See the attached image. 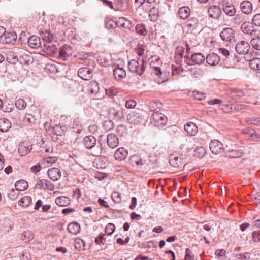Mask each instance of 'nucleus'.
Listing matches in <instances>:
<instances>
[{"mask_svg": "<svg viewBox=\"0 0 260 260\" xmlns=\"http://www.w3.org/2000/svg\"><path fill=\"white\" fill-rule=\"evenodd\" d=\"M250 44L244 41H239L236 46V51L239 54L246 55L249 54Z\"/></svg>", "mask_w": 260, "mask_h": 260, "instance_id": "4", "label": "nucleus"}, {"mask_svg": "<svg viewBox=\"0 0 260 260\" xmlns=\"http://www.w3.org/2000/svg\"><path fill=\"white\" fill-rule=\"evenodd\" d=\"M222 6L224 13L229 16H233L235 14V7L227 0H222L220 2Z\"/></svg>", "mask_w": 260, "mask_h": 260, "instance_id": "8", "label": "nucleus"}, {"mask_svg": "<svg viewBox=\"0 0 260 260\" xmlns=\"http://www.w3.org/2000/svg\"><path fill=\"white\" fill-rule=\"evenodd\" d=\"M28 34L27 32L22 31L19 35V40L22 42H27L28 39Z\"/></svg>", "mask_w": 260, "mask_h": 260, "instance_id": "56", "label": "nucleus"}, {"mask_svg": "<svg viewBox=\"0 0 260 260\" xmlns=\"http://www.w3.org/2000/svg\"><path fill=\"white\" fill-rule=\"evenodd\" d=\"M242 133L245 138L252 141H259L260 140V135L255 133L253 129L246 128L243 130Z\"/></svg>", "mask_w": 260, "mask_h": 260, "instance_id": "7", "label": "nucleus"}, {"mask_svg": "<svg viewBox=\"0 0 260 260\" xmlns=\"http://www.w3.org/2000/svg\"><path fill=\"white\" fill-rule=\"evenodd\" d=\"M99 84L96 82H90L89 85V90L91 93L96 94L99 91Z\"/></svg>", "mask_w": 260, "mask_h": 260, "instance_id": "41", "label": "nucleus"}, {"mask_svg": "<svg viewBox=\"0 0 260 260\" xmlns=\"http://www.w3.org/2000/svg\"><path fill=\"white\" fill-rule=\"evenodd\" d=\"M231 94H234L237 98H241L244 96L245 93L243 90L237 88L232 89L230 90Z\"/></svg>", "mask_w": 260, "mask_h": 260, "instance_id": "47", "label": "nucleus"}, {"mask_svg": "<svg viewBox=\"0 0 260 260\" xmlns=\"http://www.w3.org/2000/svg\"><path fill=\"white\" fill-rule=\"evenodd\" d=\"M170 164L174 167H178L181 164V158L175 154H172L169 159Z\"/></svg>", "mask_w": 260, "mask_h": 260, "instance_id": "32", "label": "nucleus"}, {"mask_svg": "<svg viewBox=\"0 0 260 260\" xmlns=\"http://www.w3.org/2000/svg\"><path fill=\"white\" fill-rule=\"evenodd\" d=\"M185 48L183 46H178L177 47L176 50V54H178L180 55L181 57L183 56V55L184 53Z\"/></svg>", "mask_w": 260, "mask_h": 260, "instance_id": "63", "label": "nucleus"}, {"mask_svg": "<svg viewBox=\"0 0 260 260\" xmlns=\"http://www.w3.org/2000/svg\"><path fill=\"white\" fill-rule=\"evenodd\" d=\"M220 60V57L214 53L209 54L206 57V61L210 66H217L219 64Z\"/></svg>", "mask_w": 260, "mask_h": 260, "instance_id": "17", "label": "nucleus"}, {"mask_svg": "<svg viewBox=\"0 0 260 260\" xmlns=\"http://www.w3.org/2000/svg\"><path fill=\"white\" fill-rule=\"evenodd\" d=\"M70 200L66 196H60L56 198L55 203L59 206H67L69 205Z\"/></svg>", "mask_w": 260, "mask_h": 260, "instance_id": "27", "label": "nucleus"}, {"mask_svg": "<svg viewBox=\"0 0 260 260\" xmlns=\"http://www.w3.org/2000/svg\"><path fill=\"white\" fill-rule=\"evenodd\" d=\"M136 105V102L133 100H129L126 102L125 103V107L127 108H133Z\"/></svg>", "mask_w": 260, "mask_h": 260, "instance_id": "61", "label": "nucleus"}, {"mask_svg": "<svg viewBox=\"0 0 260 260\" xmlns=\"http://www.w3.org/2000/svg\"><path fill=\"white\" fill-rule=\"evenodd\" d=\"M245 121L249 124L260 126V118L248 117L246 118Z\"/></svg>", "mask_w": 260, "mask_h": 260, "instance_id": "49", "label": "nucleus"}, {"mask_svg": "<svg viewBox=\"0 0 260 260\" xmlns=\"http://www.w3.org/2000/svg\"><path fill=\"white\" fill-rule=\"evenodd\" d=\"M19 58L20 62L23 64L31 63L34 60L31 53L27 51H21L19 53Z\"/></svg>", "mask_w": 260, "mask_h": 260, "instance_id": "10", "label": "nucleus"}, {"mask_svg": "<svg viewBox=\"0 0 260 260\" xmlns=\"http://www.w3.org/2000/svg\"><path fill=\"white\" fill-rule=\"evenodd\" d=\"M38 189L49 190H53L54 189V185L49 180L46 179H42L40 180L36 184Z\"/></svg>", "mask_w": 260, "mask_h": 260, "instance_id": "11", "label": "nucleus"}, {"mask_svg": "<svg viewBox=\"0 0 260 260\" xmlns=\"http://www.w3.org/2000/svg\"><path fill=\"white\" fill-rule=\"evenodd\" d=\"M153 72L155 75L158 76V82L159 83L166 82L168 80L167 75L168 74L166 72H162L159 67H153Z\"/></svg>", "mask_w": 260, "mask_h": 260, "instance_id": "14", "label": "nucleus"}, {"mask_svg": "<svg viewBox=\"0 0 260 260\" xmlns=\"http://www.w3.org/2000/svg\"><path fill=\"white\" fill-rule=\"evenodd\" d=\"M112 199L115 203H119L121 201V195L118 192H114L112 194Z\"/></svg>", "mask_w": 260, "mask_h": 260, "instance_id": "52", "label": "nucleus"}, {"mask_svg": "<svg viewBox=\"0 0 260 260\" xmlns=\"http://www.w3.org/2000/svg\"><path fill=\"white\" fill-rule=\"evenodd\" d=\"M135 29L137 33L142 36H145L147 35V30L146 29V26L143 24H137Z\"/></svg>", "mask_w": 260, "mask_h": 260, "instance_id": "37", "label": "nucleus"}, {"mask_svg": "<svg viewBox=\"0 0 260 260\" xmlns=\"http://www.w3.org/2000/svg\"><path fill=\"white\" fill-rule=\"evenodd\" d=\"M78 75L81 79L88 80L91 78L92 72L89 68H82L78 70Z\"/></svg>", "mask_w": 260, "mask_h": 260, "instance_id": "12", "label": "nucleus"}, {"mask_svg": "<svg viewBox=\"0 0 260 260\" xmlns=\"http://www.w3.org/2000/svg\"><path fill=\"white\" fill-rule=\"evenodd\" d=\"M199 23V20L197 18L192 17L187 21V25L188 27H196Z\"/></svg>", "mask_w": 260, "mask_h": 260, "instance_id": "50", "label": "nucleus"}, {"mask_svg": "<svg viewBox=\"0 0 260 260\" xmlns=\"http://www.w3.org/2000/svg\"><path fill=\"white\" fill-rule=\"evenodd\" d=\"M31 202V198L29 196L22 197L18 202L19 205L23 207H28Z\"/></svg>", "mask_w": 260, "mask_h": 260, "instance_id": "35", "label": "nucleus"}, {"mask_svg": "<svg viewBox=\"0 0 260 260\" xmlns=\"http://www.w3.org/2000/svg\"><path fill=\"white\" fill-rule=\"evenodd\" d=\"M117 5L119 9H126L128 7V0H118Z\"/></svg>", "mask_w": 260, "mask_h": 260, "instance_id": "54", "label": "nucleus"}, {"mask_svg": "<svg viewBox=\"0 0 260 260\" xmlns=\"http://www.w3.org/2000/svg\"><path fill=\"white\" fill-rule=\"evenodd\" d=\"M128 70L132 73H135L139 75H142L145 70V67L143 64L141 66L138 61L135 59H132L128 62Z\"/></svg>", "mask_w": 260, "mask_h": 260, "instance_id": "3", "label": "nucleus"}, {"mask_svg": "<svg viewBox=\"0 0 260 260\" xmlns=\"http://www.w3.org/2000/svg\"><path fill=\"white\" fill-rule=\"evenodd\" d=\"M243 154V151L241 149L231 150L229 151V156L231 158H238L241 157Z\"/></svg>", "mask_w": 260, "mask_h": 260, "instance_id": "40", "label": "nucleus"}, {"mask_svg": "<svg viewBox=\"0 0 260 260\" xmlns=\"http://www.w3.org/2000/svg\"><path fill=\"white\" fill-rule=\"evenodd\" d=\"M252 21L254 25L260 26V14H256L254 15Z\"/></svg>", "mask_w": 260, "mask_h": 260, "instance_id": "57", "label": "nucleus"}, {"mask_svg": "<svg viewBox=\"0 0 260 260\" xmlns=\"http://www.w3.org/2000/svg\"><path fill=\"white\" fill-rule=\"evenodd\" d=\"M205 58L204 56L200 53H194L191 55L192 61L197 64L203 63Z\"/></svg>", "mask_w": 260, "mask_h": 260, "instance_id": "30", "label": "nucleus"}, {"mask_svg": "<svg viewBox=\"0 0 260 260\" xmlns=\"http://www.w3.org/2000/svg\"><path fill=\"white\" fill-rule=\"evenodd\" d=\"M250 44L252 47L258 51H260V35H256L252 38Z\"/></svg>", "mask_w": 260, "mask_h": 260, "instance_id": "34", "label": "nucleus"}, {"mask_svg": "<svg viewBox=\"0 0 260 260\" xmlns=\"http://www.w3.org/2000/svg\"><path fill=\"white\" fill-rule=\"evenodd\" d=\"M209 147L212 153L215 154L220 153L223 149L222 144L218 140L211 141Z\"/></svg>", "mask_w": 260, "mask_h": 260, "instance_id": "9", "label": "nucleus"}, {"mask_svg": "<svg viewBox=\"0 0 260 260\" xmlns=\"http://www.w3.org/2000/svg\"><path fill=\"white\" fill-rule=\"evenodd\" d=\"M84 245L85 242L83 240L79 238H77L75 240L74 246L77 250H81L83 249Z\"/></svg>", "mask_w": 260, "mask_h": 260, "instance_id": "43", "label": "nucleus"}, {"mask_svg": "<svg viewBox=\"0 0 260 260\" xmlns=\"http://www.w3.org/2000/svg\"><path fill=\"white\" fill-rule=\"evenodd\" d=\"M127 120L129 123L134 125H138L142 122V117L139 113L136 112H132L127 116Z\"/></svg>", "mask_w": 260, "mask_h": 260, "instance_id": "13", "label": "nucleus"}, {"mask_svg": "<svg viewBox=\"0 0 260 260\" xmlns=\"http://www.w3.org/2000/svg\"><path fill=\"white\" fill-rule=\"evenodd\" d=\"M234 30L231 28H226L220 33L221 39L224 41H230L234 38Z\"/></svg>", "mask_w": 260, "mask_h": 260, "instance_id": "16", "label": "nucleus"}, {"mask_svg": "<svg viewBox=\"0 0 260 260\" xmlns=\"http://www.w3.org/2000/svg\"><path fill=\"white\" fill-rule=\"evenodd\" d=\"M256 53L254 50H252L249 54H248L245 57V59L249 61V66L252 70H260V58L257 57H254L256 56Z\"/></svg>", "mask_w": 260, "mask_h": 260, "instance_id": "1", "label": "nucleus"}, {"mask_svg": "<svg viewBox=\"0 0 260 260\" xmlns=\"http://www.w3.org/2000/svg\"><path fill=\"white\" fill-rule=\"evenodd\" d=\"M194 152L196 153V155L200 158H202L206 153L205 148L202 146L197 147Z\"/></svg>", "mask_w": 260, "mask_h": 260, "instance_id": "45", "label": "nucleus"}, {"mask_svg": "<svg viewBox=\"0 0 260 260\" xmlns=\"http://www.w3.org/2000/svg\"><path fill=\"white\" fill-rule=\"evenodd\" d=\"M19 191L16 189H11L8 191L7 196L9 199L14 201L17 199Z\"/></svg>", "mask_w": 260, "mask_h": 260, "instance_id": "38", "label": "nucleus"}, {"mask_svg": "<svg viewBox=\"0 0 260 260\" xmlns=\"http://www.w3.org/2000/svg\"><path fill=\"white\" fill-rule=\"evenodd\" d=\"M241 31L247 35H249L252 38L256 35H260V30L255 29L252 26V24L249 22H244L241 26Z\"/></svg>", "mask_w": 260, "mask_h": 260, "instance_id": "2", "label": "nucleus"}, {"mask_svg": "<svg viewBox=\"0 0 260 260\" xmlns=\"http://www.w3.org/2000/svg\"><path fill=\"white\" fill-rule=\"evenodd\" d=\"M240 8L243 13L249 14L252 12V4L248 1H244L241 3Z\"/></svg>", "mask_w": 260, "mask_h": 260, "instance_id": "25", "label": "nucleus"}, {"mask_svg": "<svg viewBox=\"0 0 260 260\" xmlns=\"http://www.w3.org/2000/svg\"><path fill=\"white\" fill-rule=\"evenodd\" d=\"M34 238L32 235L30 231H25L23 232L21 236V239L24 242H27Z\"/></svg>", "mask_w": 260, "mask_h": 260, "instance_id": "46", "label": "nucleus"}, {"mask_svg": "<svg viewBox=\"0 0 260 260\" xmlns=\"http://www.w3.org/2000/svg\"><path fill=\"white\" fill-rule=\"evenodd\" d=\"M15 106L19 110H23L26 106V103L22 99H19L15 102Z\"/></svg>", "mask_w": 260, "mask_h": 260, "instance_id": "48", "label": "nucleus"}, {"mask_svg": "<svg viewBox=\"0 0 260 260\" xmlns=\"http://www.w3.org/2000/svg\"><path fill=\"white\" fill-rule=\"evenodd\" d=\"M17 35L14 32H6L0 39V42L5 44H14L16 42Z\"/></svg>", "mask_w": 260, "mask_h": 260, "instance_id": "6", "label": "nucleus"}, {"mask_svg": "<svg viewBox=\"0 0 260 260\" xmlns=\"http://www.w3.org/2000/svg\"><path fill=\"white\" fill-rule=\"evenodd\" d=\"M184 130L188 135L193 136L198 132V127L193 122H190L184 125Z\"/></svg>", "mask_w": 260, "mask_h": 260, "instance_id": "20", "label": "nucleus"}, {"mask_svg": "<svg viewBox=\"0 0 260 260\" xmlns=\"http://www.w3.org/2000/svg\"><path fill=\"white\" fill-rule=\"evenodd\" d=\"M28 45L32 48H38L41 45V38L37 36H32L27 40Z\"/></svg>", "mask_w": 260, "mask_h": 260, "instance_id": "18", "label": "nucleus"}, {"mask_svg": "<svg viewBox=\"0 0 260 260\" xmlns=\"http://www.w3.org/2000/svg\"><path fill=\"white\" fill-rule=\"evenodd\" d=\"M105 236L103 234H101L99 237L95 239V243L100 245H103L104 244V242L105 241V239L104 238V236Z\"/></svg>", "mask_w": 260, "mask_h": 260, "instance_id": "59", "label": "nucleus"}, {"mask_svg": "<svg viewBox=\"0 0 260 260\" xmlns=\"http://www.w3.org/2000/svg\"><path fill=\"white\" fill-rule=\"evenodd\" d=\"M35 118L31 114H26L23 119V123L25 125H28L34 123L35 121Z\"/></svg>", "mask_w": 260, "mask_h": 260, "instance_id": "36", "label": "nucleus"}, {"mask_svg": "<svg viewBox=\"0 0 260 260\" xmlns=\"http://www.w3.org/2000/svg\"><path fill=\"white\" fill-rule=\"evenodd\" d=\"M252 237L253 242H260V232H253Z\"/></svg>", "mask_w": 260, "mask_h": 260, "instance_id": "58", "label": "nucleus"}, {"mask_svg": "<svg viewBox=\"0 0 260 260\" xmlns=\"http://www.w3.org/2000/svg\"><path fill=\"white\" fill-rule=\"evenodd\" d=\"M67 229L70 233L76 235L80 232V225L77 222H72L68 225Z\"/></svg>", "mask_w": 260, "mask_h": 260, "instance_id": "28", "label": "nucleus"}, {"mask_svg": "<svg viewBox=\"0 0 260 260\" xmlns=\"http://www.w3.org/2000/svg\"><path fill=\"white\" fill-rule=\"evenodd\" d=\"M11 126L10 121L5 118L0 119V131L2 132H7Z\"/></svg>", "mask_w": 260, "mask_h": 260, "instance_id": "26", "label": "nucleus"}, {"mask_svg": "<svg viewBox=\"0 0 260 260\" xmlns=\"http://www.w3.org/2000/svg\"><path fill=\"white\" fill-rule=\"evenodd\" d=\"M107 160L105 157H99L96 159L97 168L104 169L106 167Z\"/></svg>", "mask_w": 260, "mask_h": 260, "instance_id": "42", "label": "nucleus"}, {"mask_svg": "<svg viewBox=\"0 0 260 260\" xmlns=\"http://www.w3.org/2000/svg\"><path fill=\"white\" fill-rule=\"evenodd\" d=\"M48 175L51 180L55 181L61 177V172L58 168H52L48 170Z\"/></svg>", "mask_w": 260, "mask_h": 260, "instance_id": "19", "label": "nucleus"}, {"mask_svg": "<svg viewBox=\"0 0 260 260\" xmlns=\"http://www.w3.org/2000/svg\"><path fill=\"white\" fill-rule=\"evenodd\" d=\"M59 54L60 57L62 60H65L71 54L69 49L67 48H62L59 49Z\"/></svg>", "mask_w": 260, "mask_h": 260, "instance_id": "39", "label": "nucleus"}, {"mask_svg": "<svg viewBox=\"0 0 260 260\" xmlns=\"http://www.w3.org/2000/svg\"><path fill=\"white\" fill-rule=\"evenodd\" d=\"M192 96L198 100H203L205 99L206 96L205 93L199 92L198 91H193L192 93Z\"/></svg>", "mask_w": 260, "mask_h": 260, "instance_id": "51", "label": "nucleus"}, {"mask_svg": "<svg viewBox=\"0 0 260 260\" xmlns=\"http://www.w3.org/2000/svg\"><path fill=\"white\" fill-rule=\"evenodd\" d=\"M181 71V68L178 67H176L175 66H172V75L175 76L176 75L180 72Z\"/></svg>", "mask_w": 260, "mask_h": 260, "instance_id": "62", "label": "nucleus"}, {"mask_svg": "<svg viewBox=\"0 0 260 260\" xmlns=\"http://www.w3.org/2000/svg\"><path fill=\"white\" fill-rule=\"evenodd\" d=\"M221 108L226 113L230 112L233 111V107L228 104H221Z\"/></svg>", "mask_w": 260, "mask_h": 260, "instance_id": "60", "label": "nucleus"}, {"mask_svg": "<svg viewBox=\"0 0 260 260\" xmlns=\"http://www.w3.org/2000/svg\"><path fill=\"white\" fill-rule=\"evenodd\" d=\"M15 186L16 189L19 191H22L28 188V184L25 180H20L15 183Z\"/></svg>", "mask_w": 260, "mask_h": 260, "instance_id": "33", "label": "nucleus"}, {"mask_svg": "<svg viewBox=\"0 0 260 260\" xmlns=\"http://www.w3.org/2000/svg\"><path fill=\"white\" fill-rule=\"evenodd\" d=\"M108 145L111 148H116L119 144V139L117 136L113 133L109 134L107 137Z\"/></svg>", "mask_w": 260, "mask_h": 260, "instance_id": "15", "label": "nucleus"}, {"mask_svg": "<svg viewBox=\"0 0 260 260\" xmlns=\"http://www.w3.org/2000/svg\"><path fill=\"white\" fill-rule=\"evenodd\" d=\"M115 230V226L112 223L108 224L105 228V233L108 235H111Z\"/></svg>", "mask_w": 260, "mask_h": 260, "instance_id": "53", "label": "nucleus"}, {"mask_svg": "<svg viewBox=\"0 0 260 260\" xmlns=\"http://www.w3.org/2000/svg\"><path fill=\"white\" fill-rule=\"evenodd\" d=\"M29 151V148H27L23 143L20 145L18 149V153L21 156L26 155Z\"/></svg>", "mask_w": 260, "mask_h": 260, "instance_id": "44", "label": "nucleus"}, {"mask_svg": "<svg viewBox=\"0 0 260 260\" xmlns=\"http://www.w3.org/2000/svg\"><path fill=\"white\" fill-rule=\"evenodd\" d=\"M208 13L210 17L217 19L221 14V10L220 8L215 5L210 6L208 9Z\"/></svg>", "mask_w": 260, "mask_h": 260, "instance_id": "21", "label": "nucleus"}, {"mask_svg": "<svg viewBox=\"0 0 260 260\" xmlns=\"http://www.w3.org/2000/svg\"><path fill=\"white\" fill-rule=\"evenodd\" d=\"M190 10L188 7H182L179 9L178 15L180 18L186 19L190 15Z\"/></svg>", "mask_w": 260, "mask_h": 260, "instance_id": "31", "label": "nucleus"}, {"mask_svg": "<svg viewBox=\"0 0 260 260\" xmlns=\"http://www.w3.org/2000/svg\"><path fill=\"white\" fill-rule=\"evenodd\" d=\"M113 75L115 79L119 80L125 78L126 76L125 70L123 68L119 67L113 70Z\"/></svg>", "mask_w": 260, "mask_h": 260, "instance_id": "24", "label": "nucleus"}, {"mask_svg": "<svg viewBox=\"0 0 260 260\" xmlns=\"http://www.w3.org/2000/svg\"><path fill=\"white\" fill-rule=\"evenodd\" d=\"M128 155V152L126 149L123 147L118 148L114 154L115 159L119 161L125 159Z\"/></svg>", "mask_w": 260, "mask_h": 260, "instance_id": "22", "label": "nucleus"}, {"mask_svg": "<svg viewBox=\"0 0 260 260\" xmlns=\"http://www.w3.org/2000/svg\"><path fill=\"white\" fill-rule=\"evenodd\" d=\"M43 49L44 51L50 55L55 54L57 52V48L53 44H44Z\"/></svg>", "mask_w": 260, "mask_h": 260, "instance_id": "29", "label": "nucleus"}, {"mask_svg": "<svg viewBox=\"0 0 260 260\" xmlns=\"http://www.w3.org/2000/svg\"><path fill=\"white\" fill-rule=\"evenodd\" d=\"M83 143L87 149H91L95 146L96 140L94 136H88L84 138Z\"/></svg>", "mask_w": 260, "mask_h": 260, "instance_id": "23", "label": "nucleus"}, {"mask_svg": "<svg viewBox=\"0 0 260 260\" xmlns=\"http://www.w3.org/2000/svg\"><path fill=\"white\" fill-rule=\"evenodd\" d=\"M185 260H193L194 259V254L192 251L189 248L185 250Z\"/></svg>", "mask_w": 260, "mask_h": 260, "instance_id": "55", "label": "nucleus"}, {"mask_svg": "<svg viewBox=\"0 0 260 260\" xmlns=\"http://www.w3.org/2000/svg\"><path fill=\"white\" fill-rule=\"evenodd\" d=\"M152 122L157 126L164 125L167 123V117L161 113L155 112L152 114L151 117Z\"/></svg>", "mask_w": 260, "mask_h": 260, "instance_id": "5", "label": "nucleus"}, {"mask_svg": "<svg viewBox=\"0 0 260 260\" xmlns=\"http://www.w3.org/2000/svg\"><path fill=\"white\" fill-rule=\"evenodd\" d=\"M218 51L219 53L222 54L225 57H227L230 55L229 51L225 48H220L218 49Z\"/></svg>", "mask_w": 260, "mask_h": 260, "instance_id": "64", "label": "nucleus"}]
</instances>
